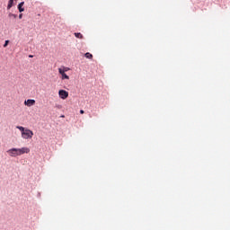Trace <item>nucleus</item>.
Segmentation results:
<instances>
[{"mask_svg":"<svg viewBox=\"0 0 230 230\" xmlns=\"http://www.w3.org/2000/svg\"><path fill=\"white\" fill-rule=\"evenodd\" d=\"M22 6H24V2H21V3L18 4V10H19L20 13L24 12V8H22Z\"/></svg>","mask_w":230,"mask_h":230,"instance_id":"423d86ee","label":"nucleus"},{"mask_svg":"<svg viewBox=\"0 0 230 230\" xmlns=\"http://www.w3.org/2000/svg\"><path fill=\"white\" fill-rule=\"evenodd\" d=\"M58 96L61 98V100H66V98L69 97V93L66 90H59Z\"/></svg>","mask_w":230,"mask_h":230,"instance_id":"7ed1b4c3","label":"nucleus"},{"mask_svg":"<svg viewBox=\"0 0 230 230\" xmlns=\"http://www.w3.org/2000/svg\"><path fill=\"white\" fill-rule=\"evenodd\" d=\"M74 35L76 37V39H84V35H82L80 32H75Z\"/></svg>","mask_w":230,"mask_h":230,"instance_id":"0eeeda50","label":"nucleus"},{"mask_svg":"<svg viewBox=\"0 0 230 230\" xmlns=\"http://www.w3.org/2000/svg\"><path fill=\"white\" fill-rule=\"evenodd\" d=\"M29 57H30V58H33V56H31V55H30Z\"/></svg>","mask_w":230,"mask_h":230,"instance_id":"2eb2a0df","label":"nucleus"},{"mask_svg":"<svg viewBox=\"0 0 230 230\" xmlns=\"http://www.w3.org/2000/svg\"><path fill=\"white\" fill-rule=\"evenodd\" d=\"M63 70H64V71H65V73H66V71H69V68L65 67Z\"/></svg>","mask_w":230,"mask_h":230,"instance_id":"f8f14e48","label":"nucleus"},{"mask_svg":"<svg viewBox=\"0 0 230 230\" xmlns=\"http://www.w3.org/2000/svg\"><path fill=\"white\" fill-rule=\"evenodd\" d=\"M8 44H10V40H5L4 44V48H6V46H8Z\"/></svg>","mask_w":230,"mask_h":230,"instance_id":"9b49d317","label":"nucleus"},{"mask_svg":"<svg viewBox=\"0 0 230 230\" xmlns=\"http://www.w3.org/2000/svg\"><path fill=\"white\" fill-rule=\"evenodd\" d=\"M8 17H9L10 19H12V17H13V19H17V14H13V13H9Z\"/></svg>","mask_w":230,"mask_h":230,"instance_id":"9d476101","label":"nucleus"},{"mask_svg":"<svg viewBox=\"0 0 230 230\" xmlns=\"http://www.w3.org/2000/svg\"><path fill=\"white\" fill-rule=\"evenodd\" d=\"M24 105H26L27 107H33V105H35V100L33 99L27 100L24 102Z\"/></svg>","mask_w":230,"mask_h":230,"instance_id":"39448f33","label":"nucleus"},{"mask_svg":"<svg viewBox=\"0 0 230 230\" xmlns=\"http://www.w3.org/2000/svg\"><path fill=\"white\" fill-rule=\"evenodd\" d=\"M84 110H80V114H84Z\"/></svg>","mask_w":230,"mask_h":230,"instance_id":"ddd939ff","label":"nucleus"},{"mask_svg":"<svg viewBox=\"0 0 230 230\" xmlns=\"http://www.w3.org/2000/svg\"><path fill=\"white\" fill-rule=\"evenodd\" d=\"M19 19H22V13L19 15Z\"/></svg>","mask_w":230,"mask_h":230,"instance_id":"4468645a","label":"nucleus"},{"mask_svg":"<svg viewBox=\"0 0 230 230\" xmlns=\"http://www.w3.org/2000/svg\"><path fill=\"white\" fill-rule=\"evenodd\" d=\"M16 128L22 132V137L23 139H31V137H33V131H31V129L25 128L22 126H17Z\"/></svg>","mask_w":230,"mask_h":230,"instance_id":"f03ea898","label":"nucleus"},{"mask_svg":"<svg viewBox=\"0 0 230 230\" xmlns=\"http://www.w3.org/2000/svg\"><path fill=\"white\" fill-rule=\"evenodd\" d=\"M7 154L8 155H10V157H18V155L30 154V148L29 147L11 148L7 150Z\"/></svg>","mask_w":230,"mask_h":230,"instance_id":"f257e3e1","label":"nucleus"},{"mask_svg":"<svg viewBox=\"0 0 230 230\" xmlns=\"http://www.w3.org/2000/svg\"><path fill=\"white\" fill-rule=\"evenodd\" d=\"M84 57H85V58L92 59L93 58V54L87 52V53L84 54Z\"/></svg>","mask_w":230,"mask_h":230,"instance_id":"1a4fd4ad","label":"nucleus"},{"mask_svg":"<svg viewBox=\"0 0 230 230\" xmlns=\"http://www.w3.org/2000/svg\"><path fill=\"white\" fill-rule=\"evenodd\" d=\"M12 6H13V0H9L8 5H7V10H10V8H12Z\"/></svg>","mask_w":230,"mask_h":230,"instance_id":"6e6552de","label":"nucleus"},{"mask_svg":"<svg viewBox=\"0 0 230 230\" xmlns=\"http://www.w3.org/2000/svg\"><path fill=\"white\" fill-rule=\"evenodd\" d=\"M58 73L61 75V79L62 80H69V75H67L62 68H58Z\"/></svg>","mask_w":230,"mask_h":230,"instance_id":"20e7f679","label":"nucleus"}]
</instances>
